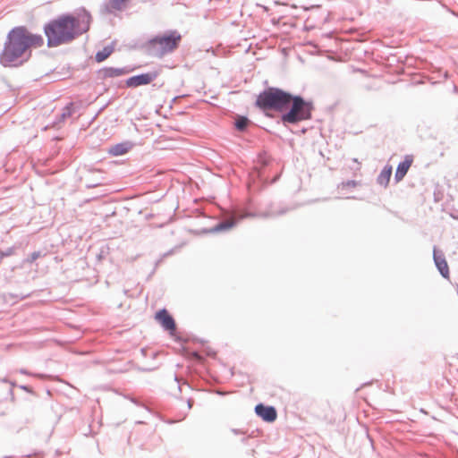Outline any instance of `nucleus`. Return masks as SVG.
I'll return each mask as SVG.
<instances>
[{"label": "nucleus", "mask_w": 458, "mask_h": 458, "mask_svg": "<svg viewBox=\"0 0 458 458\" xmlns=\"http://www.w3.org/2000/svg\"><path fill=\"white\" fill-rule=\"evenodd\" d=\"M42 45L41 36L30 33L23 26L15 27L7 35L4 49L0 54V63L4 66H16L31 48L39 47Z\"/></svg>", "instance_id": "obj_1"}, {"label": "nucleus", "mask_w": 458, "mask_h": 458, "mask_svg": "<svg viewBox=\"0 0 458 458\" xmlns=\"http://www.w3.org/2000/svg\"><path fill=\"white\" fill-rule=\"evenodd\" d=\"M87 30L88 26L80 28L79 19L64 15L48 23L45 28V32L48 45L54 47L73 39Z\"/></svg>", "instance_id": "obj_2"}, {"label": "nucleus", "mask_w": 458, "mask_h": 458, "mask_svg": "<svg viewBox=\"0 0 458 458\" xmlns=\"http://www.w3.org/2000/svg\"><path fill=\"white\" fill-rule=\"evenodd\" d=\"M291 100H293L291 94L279 89L271 88L259 95L256 105L264 110L283 113L290 107Z\"/></svg>", "instance_id": "obj_3"}, {"label": "nucleus", "mask_w": 458, "mask_h": 458, "mask_svg": "<svg viewBox=\"0 0 458 458\" xmlns=\"http://www.w3.org/2000/svg\"><path fill=\"white\" fill-rule=\"evenodd\" d=\"M288 112L282 115L284 123H296L310 118L311 106L301 97H293Z\"/></svg>", "instance_id": "obj_4"}, {"label": "nucleus", "mask_w": 458, "mask_h": 458, "mask_svg": "<svg viewBox=\"0 0 458 458\" xmlns=\"http://www.w3.org/2000/svg\"><path fill=\"white\" fill-rule=\"evenodd\" d=\"M181 36L175 33L167 36L157 37L148 43V50L150 55L162 56L177 48Z\"/></svg>", "instance_id": "obj_5"}, {"label": "nucleus", "mask_w": 458, "mask_h": 458, "mask_svg": "<svg viewBox=\"0 0 458 458\" xmlns=\"http://www.w3.org/2000/svg\"><path fill=\"white\" fill-rule=\"evenodd\" d=\"M158 76L157 72L142 73L140 75L130 77L126 80L125 85L128 88H137L143 85L150 84Z\"/></svg>", "instance_id": "obj_6"}, {"label": "nucleus", "mask_w": 458, "mask_h": 458, "mask_svg": "<svg viewBox=\"0 0 458 458\" xmlns=\"http://www.w3.org/2000/svg\"><path fill=\"white\" fill-rule=\"evenodd\" d=\"M156 320L167 331L173 334L176 329V325L173 317L165 309L156 313Z\"/></svg>", "instance_id": "obj_7"}, {"label": "nucleus", "mask_w": 458, "mask_h": 458, "mask_svg": "<svg viewBox=\"0 0 458 458\" xmlns=\"http://www.w3.org/2000/svg\"><path fill=\"white\" fill-rule=\"evenodd\" d=\"M434 261L436 263L437 267L438 268L440 274L445 278H449V267L445 260V255L441 250H434L433 253Z\"/></svg>", "instance_id": "obj_8"}, {"label": "nucleus", "mask_w": 458, "mask_h": 458, "mask_svg": "<svg viewBox=\"0 0 458 458\" xmlns=\"http://www.w3.org/2000/svg\"><path fill=\"white\" fill-rule=\"evenodd\" d=\"M256 413L265 421L273 422L276 419V411L274 407L258 404L255 408Z\"/></svg>", "instance_id": "obj_9"}, {"label": "nucleus", "mask_w": 458, "mask_h": 458, "mask_svg": "<svg viewBox=\"0 0 458 458\" xmlns=\"http://www.w3.org/2000/svg\"><path fill=\"white\" fill-rule=\"evenodd\" d=\"M412 162L413 157L411 156H406L404 160L398 165L394 174V179L396 182H400L403 179L410 167L411 166Z\"/></svg>", "instance_id": "obj_10"}, {"label": "nucleus", "mask_w": 458, "mask_h": 458, "mask_svg": "<svg viewBox=\"0 0 458 458\" xmlns=\"http://www.w3.org/2000/svg\"><path fill=\"white\" fill-rule=\"evenodd\" d=\"M129 0H109L106 4V9L109 13L123 10Z\"/></svg>", "instance_id": "obj_11"}, {"label": "nucleus", "mask_w": 458, "mask_h": 458, "mask_svg": "<svg viewBox=\"0 0 458 458\" xmlns=\"http://www.w3.org/2000/svg\"><path fill=\"white\" fill-rule=\"evenodd\" d=\"M391 175H392V166L391 165L385 166L377 177V182L380 185L386 187L390 182Z\"/></svg>", "instance_id": "obj_12"}, {"label": "nucleus", "mask_w": 458, "mask_h": 458, "mask_svg": "<svg viewBox=\"0 0 458 458\" xmlns=\"http://www.w3.org/2000/svg\"><path fill=\"white\" fill-rule=\"evenodd\" d=\"M114 48L113 47H106L103 48V50L98 51L96 54L95 59L97 62L101 63L104 60H106L109 55L113 53Z\"/></svg>", "instance_id": "obj_13"}, {"label": "nucleus", "mask_w": 458, "mask_h": 458, "mask_svg": "<svg viewBox=\"0 0 458 458\" xmlns=\"http://www.w3.org/2000/svg\"><path fill=\"white\" fill-rule=\"evenodd\" d=\"M127 151L128 148L123 144L115 145L109 149V153L113 156H121L125 154Z\"/></svg>", "instance_id": "obj_14"}, {"label": "nucleus", "mask_w": 458, "mask_h": 458, "mask_svg": "<svg viewBox=\"0 0 458 458\" xmlns=\"http://www.w3.org/2000/svg\"><path fill=\"white\" fill-rule=\"evenodd\" d=\"M250 121L248 120V118L241 116L236 120L235 126L238 130L243 131L247 127Z\"/></svg>", "instance_id": "obj_15"}, {"label": "nucleus", "mask_w": 458, "mask_h": 458, "mask_svg": "<svg viewBox=\"0 0 458 458\" xmlns=\"http://www.w3.org/2000/svg\"><path fill=\"white\" fill-rule=\"evenodd\" d=\"M358 185H359V182H357L356 181L351 180V181L342 182L341 185L339 186V188L342 191H344L347 188H355Z\"/></svg>", "instance_id": "obj_16"}, {"label": "nucleus", "mask_w": 458, "mask_h": 458, "mask_svg": "<svg viewBox=\"0 0 458 458\" xmlns=\"http://www.w3.org/2000/svg\"><path fill=\"white\" fill-rule=\"evenodd\" d=\"M41 256L39 251L33 252L28 259L27 261L29 263L34 262L37 259H38Z\"/></svg>", "instance_id": "obj_17"}, {"label": "nucleus", "mask_w": 458, "mask_h": 458, "mask_svg": "<svg viewBox=\"0 0 458 458\" xmlns=\"http://www.w3.org/2000/svg\"><path fill=\"white\" fill-rule=\"evenodd\" d=\"M233 225V224H222L220 225V228H230Z\"/></svg>", "instance_id": "obj_18"}, {"label": "nucleus", "mask_w": 458, "mask_h": 458, "mask_svg": "<svg viewBox=\"0 0 458 458\" xmlns=\"http://www.w3.org/2000/svg\"><path fill=\"white\" fill-rule=\"evenodd\" d=\"M123 72H122V70H114L112 74H114V75H121L123 74Z\"/></svg>", "instance_id": "obj_19"}]
</instances>
